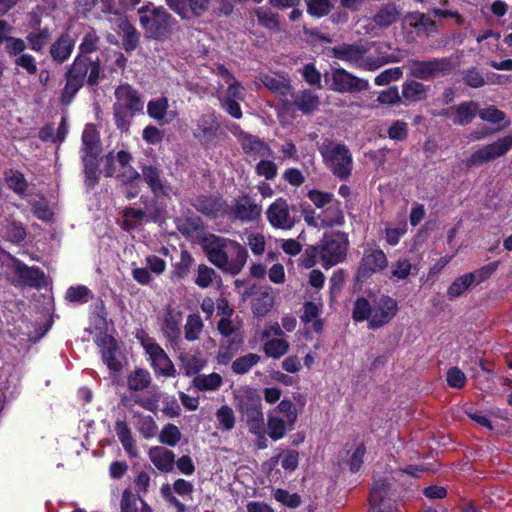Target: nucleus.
Instances as JSON below:
<instances>
[{
  "mask_svg": "<svg viewBox=\"0 0 512 512\" xmlns=\"http://www.w3.org/2000/svg\"><path fill=\"white\" fill-rule=\"evenodd\" d=\"M200 245L208 260L223 272L237 275L247 262L246 249L235 241L206 234L201 237Z\"/></svg>",
  "mask_w": 512,
  "mask_h": 512,
  "instance_id": "f257e3e1",
  "label": "nucleus"
},
{
  "mask_svg": "<svg viewBox=\"0 0 512 512\" xmlns=\"http://www.w3.org/2000/svg\"><path fill=\"white\" fill-rule=\"evenodd\" d=\"M367 52L368 48L363 44H341L330 49L331 56L365 71H374L388 63L399 61L393 56H368Z\"/></svg>",
  "mask_w": 512,
  "mask_h": 512,
  "instance_id": "f03ea898",
  "label": "nucleus"
},
{
  "mask_svg": "<svg viewBox=\"0 0 512 512\" xmlns=\"http://www.w3.org/2000/svg\"><path fill=\"white\" fill-rule=\"evenodd\" d=\"M137 13L148 38L164 41L171 36L176 21L163 7L145 5L140 7Z\"/></svg>",
  "mask_w": 512,
  "mask_h": 512,
  "instance_id": "7ed1b4c3",
  "label": "nucleus"
},
{
  "mask_svg": "<svg viewBox=\"0 0 512 512\" xmlns=\"http://www.w3.org/2000/svg\"><path fill=\"white\" fill-rule=\"evenodd\" d=\"M114 117L119 128H125L130 119L143 110L144 101L138 91L129 84L115 90Z\"/></svg>",
  "mask_w": 512,
  "mask_h": 512,
  "instance_id": "20e7f679",
  "label": "nucleus"
},
{
  "mask_svg": "<svg viewBox=\"0 0 512 512\" xmlns=\"http://www.w3.org/2000/svg\"><path fill=\"white\" fill-rule=\"evenodd\" d=\"M102 151L99 133L95 126L87 124L82 133V147L80 150L84 165L87 185L93 186L97 180L98 156Z\"/></svg>",
  "mask_w": 512,
  "mask_h": 512,
  "instance_id": "39448f33",
  "label": "nucleus"
},
{
  "mask_svg": "<svg viewBox=\"0 0 512 512\" xmlns=\"http://www.w3.org/2000/svg\"><path fill=\"white\" fill-rule=\"evenodd\" d=\"M321 154L325 165L340 180L350 177L353 158L349 149L343 144H329L322 148Z\"/></svg>",
  "mask_w": 512,
  "mask_h": 512,
  "instance_id": "423d86ee",
  "label": "nucleus"
},
{
  "mask_svg": "<svg viewBox=\"0 0 512 512\" xmlns=\"http://www.w3.org/2000/svg\"><path fill=\"white\" fill-rule=\"evenodd\" d=\"M348 243V238L344 233L326 234L321 244L314 247V250L318 253L322 265L328 269L345 259Z\"/></svg>",
  "mask_w": 512,
  "mask_h": 512,
  "instance_id": "0eeeda50",
  "label": "nucleus"
},
{
  "mask_svg": "<svg viewBox=\"0 0 512 512\" xmlns=\"http://www.w3.org/2000/svg\"><path fill=\"white\" fill-rule=\"evenodd\" d=\"M330 89L338 93H359L370 88L369 81L359 78L344 68H332L325 74Z\"/></svg>",
  "mask_w": 512,
  "mask_h": 512,
  "instance_id": "6e6552de",
  "label": "nucleus"
},
{
  "mask_svg": "<svg viewBox=\"0 0 512 512\" xmlns=\"http://www.w3.org/2000/svg\"><path fill=\"white\" fill-rule=\"evenodd\" d=\"M238 409L246 416L249 431L252 433H260L264 431V415L261 407L260 396L252 391L247 390L238 397Z\"/></svg>",
  "mask_w": 512,
  "mask_h": 512,
  "instance_id": "1a4fd4ad",
  "label": "nucleus"
},
{
  "mask_svg": "<svg viewBox=\"0 0 512 512\" xmlns=\"http://www.w3.org/2000/svg\"><path fill=\"white\" fill-rule=\"evenodd\" d=\"M7 268L8 274H13L17 277V283L20 285H27L32 287H40L44 284V273L38 268L29 267L8 254L4 256V266Z\"/></svg>",
  "mask_w": 512,
  "mask_h": 512,
  "instance_id": "9d476101",
  "label": "nucleus"
},
{
  "mask_svg": "<svg viewBox=\"0 0 512 512\" xmlns=\"http://www.w3.org/2000/svg\"><path fill=\"white\" fill-rule=\"evenodd\" d=\"M222 129L213 113L202 115L193 128L194 137L205 147H215L221 138Z\"/></svg>",
  "mask_w": 512,
  "mask_h": 512,
  "instance_id": "9b49d317",
  "label": "nucleus"
},
{
  "mask_svg": "<svg viewBox=\"0 0 512 512\" xmlns=\"http://www.w3.org/2000/svg\"><path fill=\"white\" fill-rule=\"evenodd\" d=\"M511 148L512 136H504L474 151L467 160V165L480 166L486 162L504 156Z\"/></svg>",
  "mask_w": 512,
  "mask_h": 512,
  "instance_id": "f8f14e48",
  "label": "nucleus"
},
{
  "mask_svg": "<svg viewBox=\"0 0 512 512\" xmlns=\"http://www.w3.org/2000/svg\"><path fill=\"white\" fill-rule=\"evenodd\" d=\"M410 75L422 80L445 75L452 69L451 62L446 59H435L432 61L409 60L406 63Z\"/></svg>",
  "mask_w": 512,
  "mask_h": 512,
  "instance_id": "ddd939ff",
  "label": "nucleus"
},
{
  "mask_svg": "<svg viewBox=\"0 0 512 512\" xmlns=\"http://www.w3.org/2000/svg\"><path fill=\"white\" fill-rule=\"evenodd\" d=\"M88 73V58L79 54L66 73L63 101L68 103L84 83Z\"/></svg>",
  "mask_w": 512,
  "mask_h": 512,
  "instance_id": "4468645a",
  "label": "nucleus"
},
{
  "mask_svg": "<svg viewBox=\"0 0 512 512\" xmlns=\"http://www.w3.org/2000/svg\"><path fill=\"white\" fill-rule=\"evenodd\" d=\"M142 345L149 355L152 366L156 373L165 377H174L176 369L167 353L152 339H147L142 342Z\"/></svg>",
  "mask_w": 512,
  "mask_h": 512,
  "instance_id": "2eb2a0df",
  "label": "nucleus"
},
{
  "mask_svg": "<svg viewBox=\"0 0 512 512\" xmlns=\"http://www.w3.org/2000/svg\"><path fill=\"white\" fill-rule=\"evenodd\" d=\"M370 512H397L391 497L390 485L385 480L375 481L369 497Z\"/></svg>",
  "mask_w": 512,
  "mask_h": 512,
  "instance_id": "dca6fc26",
  "label": "nucleus"
},
{
  "mask_svg": "<svg viewBox=\"0 0 512 512\" xmlns=\"http://www.w3.org/2000/svg\"><path fill=\"white\" fill-rule=\"evenodd\" d=\"M398 311L397 302L388 296H381L372 307L371 328H378L390 322Z\"/></svg>",
  "mask_w": 512,
  "mask_h": 512,
  "instance_id": "f3484780",
  "label": "nucleus"
},
{
  "mask_svg": "<svg viewBox=\"0 0 512 512\" xmlns=\"http://www.w3.org/2000/svg\"><path fill=\"white\" fill-rule=\"evenodd\" d=\"M387 257L382 250L368 249L364 252L358 269V277H367L383 270L387 266Z\"/></svg>",
  "mask_w": 512,
  "mask_h": 512,
  "instance_id": "a211bd4d",
  "label": "nucleus"
},
{
  "mask_svg": "<svg viewBox=\"0 0 512 512\" xmlns=\"http://www.w3.org/2000/svg\"><path fill=\"white\" fill-rule=\"evenodd\" d=\"M477 112L478 104L474 101H467L445 109L441 115L450 118L454 124L467 125L474 119Z\"/></svg>",
  "mask_w": 512,
  "mask_h": 512,
  "instance_id": "6ab92c4d",
  "label": "nucleus"
},
{
  "mask_svg": "<svg viewBox=\"0 0 512 512\" xmlns=\"http://www.w3.org/2000/svg\"><path fill=\"white\" fill-rule=\"evenodd\" d=\"M182 312L173 308H167L164 312L161 330L170 342H176L181 335Z\"/></svg>",
  "mask_w": 512,
  "mask_h": 512,
  "instance_id": "aec40b11",
  "label": "nucleus"
},
{
  "mask_svg": "<svg viewBox=\"0 0 512 512\" xmlns=\"http://www.w3.org/2000/svg\"><path fill=\"white\" fill-rule=\"evenodd\" d=\"M75 47L74 38L67 32L63 33L50 47V56L54 62L62 64L69 59Z\"/></svg>",
  "mask_w": 512,
  "mask_h": 512,
  "instance_id": "412c9836",
  "label": "nucleus"
},
{
  "mask_svg": "<svg viewBox=\"0 0 512 512\" xmlns=\"http://www.w3.org/2000/svg\"><path fill=\"white\" fill-rule=\"evenodd\" d=\"M98 346L102 347V359L111 371L119 372L122 369L121 362L116 358L118 350L116 341L105 334L97 340Z\"/></svg>",
  "mask_w": 512,
  "mask_h": 512,
  "instance_id": "4be33fe9",
  "label": "nucleus"
},
{
  "mask_svg": "<svg viewBox=\"0 0 512 512\" xmlns=\"http://www.w3.org/2000/svg\"><path fill=\"white\" fill-rule=\"evenodd\" d=\"M240 143L243 151L250 156L272 158L274 155L270 147L256 136L250 134L243 135V138L240 139Z\"/></svg>",
  "mask_w": 512,
  "mask_h": 512,
  "instance_id": "5701e85b",
  "label": "nucleus"
},
{
  "mask_svg": "<svg viewBox=\"0 0 512 512\" xmlns=\"http://www.w3.org/2000/svg\"><path fill=\"white\" fill-rule=\"evenodd\" d=\"M150 461L161 472H171L175 464V454L162 446L150 448L148 452Z\"/></svg>",
  "mask_w": 512,
  "mask_h": 512,
  "instance_id": "b1692460",
  "label": "nucleus"
},
{
  "mask_svg": "<svg viewBox=\"0 0 512 512\" xmlns=\"http://www.w3.org/2000/svg\"><path fill=\"white\" fill-rule=\"evenodd\" d=\"M233 213L241 221H254L260 216L261 207L249 197H242L236 201Z\"/></svg>",
  "mask_w": 512,
  "mask_h": 512,
  "instance_id": "393cba45",
  "label": "nucleus"
},
{
  "mask_svg": "<svg viewBox=\"0 0 512 512\" xmlns=\"http://www.w3.org/2000/svg\"><path fill=\"white\" fill-rule=\"evenodd\" d=\"M258 80L271 92L280 97H287L291 92L288 79L276 74H261Z\"/></svg>",
  "mask_w": 512,
  "mask_h": 512,
  "instance_id": "a878e982",
  "label": "nucleus"
},
{
  "mask_svg": "<svg viewBox=\"0 0 512 512\" xmlns=\"http://www.w3.org/2000/svg\"><path fill=\"white\" fill-rule=\"evenodd\" d=\"M216 73L222 78L223 82L228 85L226 94L222 99L236 101L244 99V88L224 66H218Z\"/></svg>",
  "mask_w": 512,
  "mask_h": 512,
  "instance_id": "bb28decb",
  "label": "nucleus"
},
{
  "mask_svg": "<svg viewBox=\"0 0 512 512\" xmlns=\"http://www.w3.org/2000/svg\"><path fill=\"white\" fill-rule=\"evenodd\" d=\"M147 113L162 124L169 123L176 117L174 112H168V99L165 97L151 100L147 105Z\"/></svg>",
  "mask_w": 512,
  "mask_h": 512,
  "instance_id": "cd10ccee",
  "label": "nucleus"
},
{
  "mask_svg": "<svg viewBox=\"0 0 512 512\" xmlns=\"http://www.w3.org/2000/svg\"><path fill=\"white\" fill-rule=\"evenodd\" d=\"M120 508L121 512H152L148 504L129 489L123 491Z\"/></svg>",
  "mask_w": 512,
  "mask_h": 512,
  "instance_id": "c85d7f7f",
  "label": "nucleus"
},
{
  "mask_svg": "<svg viewBox=\"0 0 512 512\" xmlns=\"http://www.w3.org/2000/svg\"><path fill=\"white\" fill-rule=\"evenodd\" d=\"M217 329L223 337L227 338L230 345L241 341V324L239 321L225 317V319L219 320Z\"/></svg>",
  "mask_w": 512,
  "mask_h": 512,
  "instance_id": "c756f323",
  "label": "nucleus"
},
{
  "mask_svg": "<svg viewBox=\"0 0 512 512\" xmlns=\"http://www.w3.org/2000/svg\"><path fill=\"white\" fill-rule=\"evenodd\" d=\"M117 436L130 457H137L138 450L132 437L131 430L124 421H117L115 425Z\"/></svg>",
  "mask_w": 512,
  "mask_h": 512,
  "instance_id": "7c9ffc66",
  "label": "nucleus"
},
{
  "mask_svg": "<svg viewBox=\"0 0 512 512\" xmlns=\"http://www.w3.org/2000/svg\"><path fill=\"white\" fill-rule=\"evenodd\" d=\"M222 383L221 375L215 372L208 375L199 374L192 381V385L199 391H215Z\"/></svg>",
  "mask_w": 512,
  "mask_h": 512,
  "instance_id": "2f4dec72",
  "label": "nucleus"
},
{
  "mask_svg": "<svg viewBox=\"0 0 512 512\" xmlns=\"http://www.w3.org/2000/svg\"><path fill=\"white\" fill-rule=\"evenodd\" d=\"M294 104L303 113H310L318 108L320 101L312 91L304 90L295 96Z\"/></svg>",
  "mask_w": 512,
  "mask_h": 512,
  "instance_id": "473e14b6",
  "label": "nucleus"
},
{
  "mask_svg": "<svg viewBox=\"0 0 512 512\" xmlns=\"http://www.w3.org/2000/svg\"><path fill=\"white\" fill-rule=\"evenodd\" d=\"M180 368L184 370L185 375L192 376L197 374L206 365V361L191 353H182L179 356Z\"/></svg>",
  "mask_w": 512,
  "mask_h": 512,
  "instance_id": "72a5a7b5",
  "label": "nucleus"
},
{
  "mask_svg": "<svg viewBox=\"0 0 512 512\" xmlns=\"http://www.w3.org/2000/svg\"><path fill=\"white\" fill-rule=\"evenodd\" d=\"M288 215V204L282 198H278L267 210L270 224H283L287 221Z\"/></svg>",
  "mask_w": 512,
  "mask_h": 512,
  "instance_id": "f704fd0d",
  "label": "nucleus"
},
{
  "mask_svg": "<svg viewBox=\"0 0 512 512\" xmlns=\"http://www.w3.org/2000/svg\"><path fill=\"white\" fill-rule=\"evenodd\" d=\"M131 159L132 156L127 151L120 150L116 155L114 152H110L105 159L107 164L105 168L106 176H113L117 172L114 162H117L121 169H126V167L130 166Z\"/></svg>",
  "mask_w": 512,
  "mask_h": 512,
  "instance_id": "c9c22d12",
  "label": "nucleus"
},
{
  "mask_svg": "<svg viewBox=\"0 0 512 512\" xmlns=\"http://www.w3.org/2000/svg\"><path fill=\"white\" fill-rule=\"evenodd\" d=\"M402 96L409 102L422 101L427 96V88L424 84L410 81L403 84Z\"/></svg>",
  "mask_w": 512,
  "mask_h": 512,
  "instance_id": "e433bc0d",
  "label": "nucleus"
},
{
  "mask_svg": "<svg viewBox=\"0 0 512 512\" xmlns=\"http://www.w3.org/2000/svg\"><path fill=\"white\" fill-rule=\"evenodd\" d=\"M289 347V342L284 338H273L264 343L263 351L267 357L279 359L288 352Z\"/></svg>",
  "mask_w": 512,
  "mask_h": 512,
  "instance_id": "4c0bfd02",
  "label": "nucleus"
},
{
  "mask_svg": "<svg viewBox=\"0 0 512 512\" xmlns=\"http://www.w3.org/2000/svg\"><path fill=\"white\" fill-rule=\"evenodd\" d=\"M261 360V356L256 353H248L238 357L232 362L231 369L235 374L242 375L248 373Z\"/></svg>",
  "mask_w": 512,
  "mask_h": 512,
  "instance_id": "58836bf2",
  "label": "nucleus"
},
{
  "mask_svg": "<svg viewBox=\"0 0 512 512\" xmlns=\"http://www.w3.org/2000/svg\"><path fill=\"white\" fill-rule=\"evenodd\" d=\"M151 384L150 373L145 369H136L128 376V387L133 391H142Z\"/></svg>",
  "mask_w": 512,
  "mask_h": 512,
  "instance_id": "ea45409f",
  "label": "nucleus"
},
{
  "mask_svg": "<svg viewBox=\"0 0 512 512\" xmlns=\"http://www.w3.org/2000/svg\"><path fill=\"white\" fill-rule=\"evenodd\" d=\"M474 285L475 283L473 282L472 277L469 276L468 273L464 274L452 282L447 289V295L450 299H455L464 294Z\"/></svg>",
  "mask_w": 512,
  "mask_h": 512,
  "instance_id": "a19ab883",
  "label": "nucleus"
},
{
  "mask_svg": "<svg viewBox=\"0 0 512 512\" xmlns=\"http://www.w3.org/2000/svg\"><path fill=\"white\" fill-rule=\"evenodd\" d=\"M399 16V11L393 4L382 7L374 16L373 20L380 27H387L394 23Z\"/></svg>",
  "mask_w": 512,
  "mask_h": 512,
  "instance_id": "79ce46f5",
  "label": "nucleus"
},
{
  "mask_svg": "<svg viewBox=\"0 0 512 512\" xmlns=\"http://www.w3.org/2000/svg\"><path fill=\"white\" fill-rule=\"evenodd\" d=\"M99 43L100 37L96 31L91 27L87 28L79 45L80 54L84 55L95 52L99 48Z\"/></svg>",
  "mask_w": 512,
  "mask_h": 512,
  "instance_id": "37998d69",
  "label": "nucleus"
},
{
  "mask_svg": "<svg viewBox=\"0 0 512 512\" xmlns=\"http://www.w3.org/2000/svg\"><path fill=\"white\" fill-rule=\"evenodd\" d=\"M50 39V31L47 28L38 29L27 35L30 48L33 51H41Z\"/></svg>",
  "mask_w": 512,
  "mask_h": 512,
  "instance_id": "c03bdc74",
  "label": "nucleus"
},
{
  "mask_svg": "<svg viewBox=\"0 0 512 512\" xmlns=\"http://www.w3.org/2000/svg\"><path fill=\"white\" fill-rule=\"evenodd\" d=\"M195 206L205 215H217L222 210V202L216 197H202Z\"/></svg>",
  "mask_w": 512,
  "mask_h": 512,
  "instance_id": "a18cd8bd",
  "label": "nucleus"
},
{
  "mask_svg": "<svg viewBox=\"0 0 512 512\" xmlns=\"http://www.w3.org/2000/svg\"><path fill=\"white\" fill-rule=\"evenodd\" d=\"M185 338L194 341L199 338L203 329V321L197 314L189 315L185 324Z\"/></svg>",
  "mask_w": 512,
  "mask_h": 512,
  "instance_id": "49530a36",
  "label": "nucleus"
},
{
  "mask_svg": "<svg viewBox=\"0 0 512 512\" xmlns=\"http://www.w3.org/2000/svg\"><path fill=\"white\" fill-rule=\"evenodd\" d=\"M372 307L365 298H358L354 304L353 319L356 321L369 320L371 327Z\"/></svg>",
  "mask_w": 512,
  "mask_h": 512,
  "instance_id": "de8ad7c7",
  "label": "nucleus"
},
{
  "mask_svg": "<svg viewBox=\"0 0 512 512\" xmlns=\"http://www.w3.org/2000/svg\"><path fill=\"white\" fill-rule=\"evenodd\" d=\"M142 176L149 187L154 191H161L163 188L160 178V171L154 166H144L142 169Z\"/></svg>",
  "mask_w": 512,
  "mask_h": 512,
  "instance_id": "09e8293b",
  "label": "nucleus"
},
{
  "mask_svg": "<svg viewBox=\"0 0 512 512\" xmlns=\"http://www.w3.org/2000/svg\"><path fill=\"white\" fill-rule=\"evenodd\" d=\"M122 30L124 33L123 46L126 51L134 50L139 42V34L136 29L128 22H123Z\"/></svg>",
  "mask_w": 512,
  "mask_h": 512,
  "instance_id": "8fccbe9b",
  "label": "nucleus"
},
{
  "mask_svg": "<svg viewBox=\"0 0 512 512\" xmlns=\"http://www.w3.org/2000/svg\"><path fill=\"white\" fill-rule=\"evenodd\" d=\"M181 439V432L177 426L173 424H167L159 435L161 443L168 446H175Z\"/></svg>",
  "mask_w": 512,
  "mask_h": 512,
  "instance_id": "3c124183",
  "label": "nucleus"
},
{
  "mask_svg": "<svg viewBox=\"0 0 512 512\" xmlns=\"http://www.w3.org/2000/svg\"><path fill=\"white\" fill-rule=\"evenodd\" d=\"M255 171L257 175L264 177L266 180H272L277 175L278 167L269 158H261L260 162L256 165Z\"/></svg>",
  "mask_w": 512,
  "mask_h": 512,
  "instance_id": "603ef678",
  "label": "nucleus"
},
{
  "mask_svg": "<svg viewBox=\"0 0 512 512\" xmlns=\"http://www.w3.org/2000/svg\"><path fill=\"white\" fill-rule=\"evenodd\" d=\"M215 276H216V272L213 268L208 267L205 264H201L198 266V269H197V276L195 279V283L200 288H207L213 283Z\"/></svg>",
  "mask_w": 512,
  "mask_h": 512,
  "instance_id": "864d4df0",
  "label": "nucleus"
},
{
  "mask_svg": "<svg viewBox=\"0 0 512 512\" xmlns=\"http://www.w3.org/2000/svg\"><path fill=\"white\" fill-rule=\"evenodd\" d=\"M254 14L257 17L259 24H261L263 27L270 30L279 29L278 20L272 12L264 8H256L254 10Z\"/></svg>",
  "mask_w": 512,
  "mask_h": 512,
  "instance_id": "5fc2aeb1",
  "label": "nucleus"
},
{
  "mask_svg": "<svg viewBox=\"0 0 512 512\" xmlns=\"http://www.w3.org/2000/svg\"><path fill=\"white\" fill-rule=\"evenodd\" d=\"M267 427L269 431V436L273 440H279L283 438L286 434V425L283 419L276 416H269Z\"/></svg>",
  "mask_w": 512,
  "mask_h": 512,
  "instance_id": "6e6d98bb",
  "label": "nucleus"
},
{
  "mask_svg": "<svg viewBox=\"0 0 512 512\" xmlns=\"http://www.w3.org/2000/svg\"><path fill=\"white\" fill-rule=\"evenodd\" d=\"M217 421L221 429L229 431L235 425V416L232 408L229 406H222L216 413Z\"/></svg>",
  "mask_w": 512,
  "mask_h": 512,
  "instance_id": "4d7b16f0",
  "label": "nucleus"
},
{
  "mask_svg": "<svg viewBox=\"0 0 512 512\" xmlns=\"http://www.w3.org/2000/svg\"><path fill=\"white\" fill-rule=\"evenodd\" d=\"M403 75L402 68L394 67L389 68L381 72L374 79V82L377 86H385L393 81L399 80Z\"/></svg>",
  "mask_w": 512,
  "mask_h": 512,
  "instance_id": "13d9d810",
  "label": "nucleus"
},
{
  "mask_svg": "<svg viewBox=\"0 0 512 512\" xmlns=\"http://www.w3.org/2000/svg\"><path fill=\"white\" fill-rule=\"evenodd\" d=\"M307 6L308 13L315 17L327 15L332 8L330 0H309Z\"/></svg>",
  "mask_w": 512,
  "mask_h": 512,
  "instance_id": "bf43d9fd",
  "label": "nucleus"
},
{
  "mask_svg": "<svg viewBox=\"0 0 512 512\" xmlns=\"http://www.w3.org/2000/svg\"><path fill=\"white\" fill-rule=\"evenodd\" d=\"M273 306V297L268 293H263L253 302V312L256 315L264 316Z\"/></svg>",
  "mask_w": 512,
  "mask_h": 512,
  "instance_id": "052dcab7",
  "label": "nucleus"
},
{
  "mask_svg": "<svg viewBox=\"0 0 512 512\" xmlns=\"http://www.w3.org/2000/svg\"><path fill=\"white\" fill-rule=\"evenodd\" d=\"M6 182L8 187L18 194L24 193L27 188L24 176L17 171H11L6 177Z\"/></svg>",
  "mask_w": 512,
  "mask_h": 512,
  "instance_id": "680f3d73",
  "label": "nucleus"
},
{
  "mask_svg": "<svg viewBox=\"0 0 512 512\" xmlns=\"http://www.w3.org/2000/svg\"><path fill=\"white\" fill-rule=\"evenodd\" d=\"M479 117L487 122L496 124L500 123L505 119V113L495 106H489L487 108L478 111Z\"/></svg>",
  "mask_w": 512,
  "mask_h": 512,
  "instance_id": "e2e57ef3",
  "label": "nucleus"
},
{
  "mask_svg": "<svg viewBox=\"0 0 512 512\" xmlns=\"http://www.w3.org/2000/svg\"><path fill=\"white\" fill-rule=\"evenodd\" d=\"M446 380L450 387L461 389L465 386L467 379L458 367H452L447 372Z\"/></svg>",
  "mask_w": 512,
  "mask_h": 512,
  "instance_id": "0e129e2a",
  "label": "nucleus"
},
{
  "mask_svg": "<svg viewBox=\"0 0 512 512\" xmlns=\"http://www.w3.org/2000/svg\"><path fill=\"white\" fill-rule=\"evenodd\" d=\"M14 63L17 67L23 68L30 75L37 72L36 60L31 54H20L15 58Z\"/></svg>",
  "mask_w": 512,
  "mask_h": 512,
  "instance_id": "69168bd1",
  "label": "nucleus"
},
{
  "mask_svg": "<svg viewBox=\"0 0 512 512\" xmlns=\"http://www.w3.org/2000/svg\"><path fill=\"white\" fill-rule=\"evenodd\" d=\"M408 135V125L406 122L397 120L392 123L388 129V136L392 140L402 141Z\"/></svg>",
  "mask_w": 512,
  "mask_h": 512,
  "instance_id": "338daca9",
  "label": "nucleus"
},
{
  "mask_svg": "<svg viewBox=\"0 0 512 512\" xmlns=\"http://www.w3.org/2000/svg\"><path fill=\"white\" fill-rule=\"evenodd\" d=\"M497 267L498 262H492L468 274L469 276L472 277V280L475 283V285H477L485 281L487 278H489L496 271Z\"/></svg>",
  "mask_w": 512,
  "mask_h": 512,
  "instance_id": "774afa93",
  "label": "nucleus"
}]
</instances>
